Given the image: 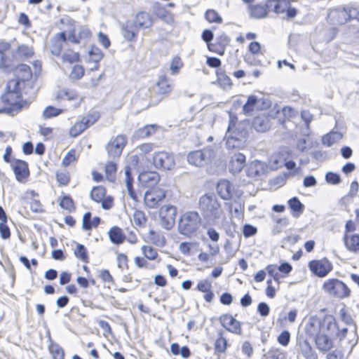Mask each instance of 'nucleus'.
Returning a JSON list of instances; mask_svg holds the SVG:
<instances>
[{"label":"nucleus","instance_id":"ea45409f","mask_svg":"<svg viewBox=\"0 0 359 359\" xmlns=\"http://www.w3.org/2000/svg\"><path fill=\"white\" fill-rule=\"evenodd\" d=\"M77 98V94L72 90H69L68 89L63 88L60 90L56 96L57 100L60 99H67L68 100H72Z\"/></svg>","mask_w":359,"mask_h":359},{"label":"nucleus","instance_id":"72a5a7b5","mask_svg":"<svg viewBox=\"0 0 359 359\" xmlns=\"http://www.w3.org/2000/svg\"><path fill=\"white\" fill-rule=\"evenodd\" d=\"M116 160L109 159L105 165V173L109 180L113 181L114 175L116 172L117 166L115 163Z\"/></svg>","mask_w":359,"mask_h":359},{"label":"nucleus","instance_id":"13d9d810","mask_svg":"<svg viewBox=\"0 0 359 359\" xmlns=\"http://www.w3.org/2000/svg\"><path fill=\"white\" fill-rule=\"evenodd\" d=\"M123 36L127 39L128 41L133 40L135 37L137 35V30H135V28L129 26H126L123 29Z\"/></svg>","mask_w":359,"mask_h":359},{"label":"nucleus","instance_id":"4be33fe9","mask_svg":"<svg viewBox=\"0 0 359 359\" xmlns=\"http://www.w3.org/2000/svg\"><path fill=\"white\" fill-rule=\"evenodd\" d=\"M218 195L224 200H230L232 198L233 186L229 181L221 180L217 186Z\"/></svg>","mask_w":359,"mask_h":359},{"label":"nucleus","instance_id":"423d86ee","mask_svg":"<svg viewBox=\"0 0 359 359\" xmlns=\"http://www.w3.org/2000/svg\"><path fill=\"white\" fill-rule=\"evenodd\" d=\"M269 11L276 14H282L283 20L294 18L297 14L296 8L291 7L289 0H267Z\"/></svg>","mask_w":359,"mask_h":359},{"label":"nucleus","instance_id":"ddd939ff","mask_svg":"<svg viewBox=\"0 0 359 359\" xmlns=\"http://www.w3.org/2000/svg\"><path fill=\"white\" fill-rule=\"evenodd\" d=\"M269 11V7L267 6V0L264 4L257 3L250 4L248 6L249 16L255 20L266 18Z\"/></svg>","mask_w":359,"mask_h":359},{"label":"nucleus","instance_id":"5fc2aeb1","mask_svg":"<svg viewBox=\"0 0 359 359\" xmlns=\"http://www.w3.org/2000/svg\"><path fill=\"white\" fill-rule=\"evenodd\" d=\"M281 158L279 155L274 154L270 157L268 166L271 170H277L278 168L281 167Z\"/></svg>","mask_w":359,"mask_h":359},{"label":"nucleus","instance_id":"774afa93","mask_svg":"<svg viewBox=\"0 0 359 359\" xmlns=\"http://www.w3.org/2000/svg\"><path fill=\"white\" fill-rule=\"evenodd\" d=\"M266 270L268 273L273 278V279L276 281H278L280 279V276L278 273V267L275 264L269 265L266 267Z\"/></svg>","mask_w":359,"mask_h":359},{"label":"nucleus","instance_id":"4468645a","mask_svg":"<svg viewBox=\"0 0 359 359\" xmlns=\"http://www.w3.org/2000/svg\"><path fill=\"white\" fill-rule=\"evenodd\" d=\"M219 321L222 325L229 332L236 334H241V323L235 319L231 314H224L220 316Z\"/></svg>","mask_w":359,"mask_h":359},{"label":"nucleus","instance_id":"338daca9","mask_svg":"<svg viewBox=\"0 0 359 359\" xmlns=\"http://www.w3.org/2000/svg\"><path fill=\"white\" fill-rule=\"evenodd\" d=\"M92 219L91 213L88 212L84 214L82 221V227L85 230H90L92 229Z\"/></svg>","mask_w":359,"mask_h":359},{"label":"nucleus","instance_id":"58836bf2","mask_svg":"<svg viewBox=\"0 0 359 359\" xmlns=\"http://www.w3.org/2000/svg\"><path fill=\"white\" fill-rule=\"evenodd\" d=\"M296 114V111L290 107H284L282 109L281 114L283 115L285 119L283 121L282 124L285 128H287V124L290 122V118H292Z\"/></svg>","mask_w":359,"mask_h":359},{"label":"nucleus","instance_id":"09e8293b","mask_svg":"<svg viewBox=\"0 0 359 359\" xmlns=\"http://www.w3.org/2000/svg\"><path fill=\"white\" fill-rule=\"evenodd\" d=\"M62 59L63 62L74 63L79 60V55L78 53L68 50L62 55Z\"/></svg>","mask_w":359,"mask_h":359},{"label":"nucleus","instance_id":"6e6d98bb","mask_svg":"<svg viewBox=\"0 0 359 359\" xmlns=\"http://www.w3.org/2000/svg\"><path fill=\"white\" fill-rule=\"evenodd\" d=\"M76 160V151L74 149L69 151L64 156L62 161V165L65 167L69 165L72 162Z\"/></svg>","mask_w":359,"mask_h":359},{"label":"nucleus","instance_id":"c03bdc74","mask_svg":"<svg viewBox=\"0 0 359 359\" xmlns=\"http://www.w3.org/2000/svg\"><path fill=\"white\" fill-rule=\"evenodd\" d=\"M74 255L77 258L80 259L81 261L84 262H88L87 251L86 248L83 245L77 243L76 248L74 250Z\"/></svg>","mask_w":359,"mask_h":359},{"label":"nucleus","instance_id":"412c9836","mask_svg":"<svg viewBox=\"0 0 359 359\" xmlns=\"http://www.w3.org/2000/svg\"><path fill=\"white\" fill-rule=\"evenodd\" d=\"M139 180L144 187L152 188L160 181V175L156 172H144L139 175Z\"/></svg>","mask_w":359,"mask_h":359},{"label":"nucleus","instance_id":"2f4dec72","mask_svg":"<svg viewBox=\"0 0 359 359\" xmlns=\"http://www.w3.org/2000/svg\"><path fill=\"white\" fill-rule=\"evenodd\" d=\"M342 138V134L339 132H330L323 136L322 139L323 144L327 147H331L332 144L339 141Z\"/></svg>","mask_w":359,"mask_h":359},{"label":"nucleus","instance_id":"a211bd4d","mask_svg":"<svg viewBox=\"0 0 359 359\" xmlns=\"http://www.w3.org/2000/svg\"><path fill=\"white\" fill-rule=\"evenodd\" d=\"M67 43V36L65 32H61L50 40V51L56 56H59L63 44Z\"/></svg>","mask_w":359,"mask_h":359},{"label":"nucleus","instance_id":"393cba45","mask_svg":"<svg viewBox=\"0 0 359 359\" xmlns=\"http://www.w3.org/2000/svg\"><path fill=\"white\" fill-rule=\"evenodd\" d=\"M261 100L255 95H250L247 102L243 107V112L245 115L251 116L256 109H259Z\"/></svg>","mask_w":359,"mask_h":359},{"label":"nucleus","instance_id":"a19ab883","mask_svg":"<svg viewBox=\"0 0 359 359\" xmlns=\"http://www.w3.org/2000/svg\"><path fill=\"white\" fill-rule=\"evenodd\" d=\"M149 238L153 244L156 246L163 247L165 244V239L163 236L156 234L153 230L149 231Z\"/></svg>","mask_w":359,"mask_h":359},{"label":"nucleus","instance_id":"052dcab7","mask_svg":"<svg viewBox=\"0 0 359 359\" xmlns=\"http://www.w3.org/2000/svg\"><path fill=\"white\" fill-rule=\"evenodd\" d=\"M325 180L327 183L331 184H338L341 182L340 176L334 172H328L325 175Z\"/></svg>","mask_w":359,"mask_h":359},{"label":"nucleus","instance_id":"6ab92c4d","mask_svg":"<svg viewBox=\"0 0 359 359\" xmlns=\"http://www.w3.org/2000/svg\"><path fill=\"white\" fill-rule=\"evenodd\" d=\"M268 166L260 161H254L250 163L247 170L250 177H259L265 174Z\"/></svg>","mask_w":359,"mask_h":359},{"label":"nucleus","instance_id":"4c0bfd02","mask_svg":"<svg viewBox=\"0 0 359 359\" xmlns=\"http://www.w3.org/2000/svg\"><path fill=\"white\" fill-rule=\"evenodd\" d=\"M231 163L236 165V170L240 171L245 163V156L241 153L236 154L232 156Z\"/></svg>","mask_w":359,"mask_h":359},{"label":"nucleus","instance_id":"c756f323","mask_svg":"<svg viewBox=\"0 0 359 359\" xmlns=\"http://www.w3.org/2000/svg\"><path fill=\"white\" fill-rule=\"evenodd\" d=\"M158 126L156 124L147 125L138 129L135 135L138 138H147L154 134Z\"/></svg>","mask_w":359,"mask_h":359},{"label":"nucleus","instance_id":"2eb2a0df","mask_svg":"<svg viewBox=\"0 0 359 359\" xmlns=\"http://www.w3.org/2000/svg\"><path fill=\"white\" fill-rule=\"evenodd\" d=\"M11 166L16 180L19 182H23L25 179L29 175V170L27 162L19 159H14L11 163Z\"/></svg>","mask_w":359,"mask_h":359},{"label":"nucleus","instance_id":"f03ea898","mask_svg":"<svg viewBox=\"0 0 359 359\" xmlns=\"http://www.w3.org/2000/svg\"><path fill=\"white\" fill-rule=\"evenodd\" d=\"M198 205L204 219L209 224H216L224 217L221 205L213 194H204L201 196Z\"/></svg>","mask_w":359,"mask_h":359},{"label":"nucleus","instance_id":"dca6fc26","mask_svg":"<svg viewBox=\"0 0 359 359\" xmlns=\"http://www.w3.org/2000/svg\"><path fill=\"white\" fill-rule=\"evenodd\" d=\"M343 242L348 252L359 255V233H344Z\"/></svg>","mask_w":359,"mask_h":359},{"label":"nucleus","instance_id":"37998d69","mask_svg":"<svg viewBox=\"0 0 359 359\" xmlns=\"http://www.w3.org/2000/svg\"><path fill=\"white\" fill-rule=\"evenodd\" d=\"M265 359H286V355L280 349L273 348L266 353Z\"/></svg>","mask_w":359,"mask_h":359},{"label":"nucleus","instance_id":"69168bd1","mask_svg":"<svg viewBox=\"0 0 359 359\" xmlns=\"http://www.w3.org/2000/svg\"><path fill=\"white\" fill-rule=\"evenodd\" d=\"M197 290L202 292H206L212 288V283L208 280H203L198 282Z\"/></svg>","mask_w":359,"mask_h":359},{"label":"nucleus","instance_id":"473e14b6","mask_svg":"<svg viewBox=\"0 0 359 359\" xmlns=\"http://www.w3.org/2000/svg\"><path fill=\"white\" fill-rule=\"evenodd\" d=\"M106 194L104 187L98 186L94 187L90 192V198L92 200L97 203H100L102 201Z\"/></svg>","mask_w":359,"mask_h":359},{"label":"nucleus","instance_id":"7ed1b4c3","mask_svg":"<svg viewBox=\"0 0 359 359\" xmlns=\"http://www.w3.org/2000/svg\"><path fill=\"white\" fill-rule=\"evenodd\" d=\"M7 92L2 95L1 100L3 102L8 104L10 107L0 109V113L17 112L23 107L20 100L21 93L19 82L10 80L7 84Z\"/></svg>","mask_w":359,"mask_h":359},{"label":"nucleus","instance_id":"b1692460","mask_svg":"<svg viewBox=\"0 0 359 359\" xmlns=\"http://www.w3.org/2000/svg\"><path fill=\"white\" fill-rule=\"evenodd\" d=\"M271 119L268 116H258L252 121V127L258 132H265L271 127Z\"/></svg>","mask_w":359,"mask_h":359},{"label":"nucleus","instance_id":"9b49d317","mask_svg":"<svg viewBox=\"0 0 359 359\" xmlns=\"http://www.w3.org/2000/svg\"><path fill=\"white\" fill-rule=\"evenodd\" d=\"M153 163L157 168L170 170L175 166L174 156L166 151L156 152L153 157Z\"/></svg>","mask_w":359,"mask_h":359},{"label":"nucleus","instance_id":"0eeeda50","mask_svg":"<svg viewBox=\"0 0 359 359\" xmlns=\"http://www.w3.org/2000/svg\"><path fill=\"white\" fill-rule=\"evenodd\" d=\"M214 157V151L210 148L190 151L187 156V162L196 167H203L208 164Z\"/></svg>","mask_w":359,"mask_h":359},{"label":"nucleus","instance_id":"39448f33","mask_svg":"<svg viewBox=\"0 0 359 359\" xmlns=\"http://www.w3.org/2000/svg\"><path fill=\"white\" fill-rule=\"evenodd\" d=\"M323 289L330 295L338 299L347 298L351 294V290L348 286L337 278L327 280L323 285Z\"/></svg>","mask_w":359,"mask_h":359},{"label":"nucleus","instance_id":"3c124183","mask_svg":"<svg viewBox=\"0 0 359 359\" xmlns=\"http://www.w3.org/2000/svg\"><path fill=\"white\" fill-rule=\"evenodd\" d=\"M183 63L179 57H175L170 62V69L173 75L177 74L182 67Z\"/></svg>","mask_w":359,"mask_h":359},{"label":"nucleus","instance_id":"bb28decb","mask_svg":"<svg viewBox=\"0 0 359 359\" xmlns=\"http://www.w3.org/2000/svg\"><path fill=\"white\" fill-rule=\"evenodd\" d=\"M109 237L111 243L114 244H121L123 243L126 236L123 234L121 229L118 226L111 227L109 232Z\"/></svg>","mask_w":359,"mask_h":359},{"label":"nucleus","instance_id":"6e6552de","mask_svg":"<svg viewBox=\"0 0 359 359\" xmlns=\"http://www.w3.org/2000/svg\"><path fill=\"white\" fill-rule=\"evenodd\" d=\"M126 144L127 137L124 135L121 134L111 137L105 146L108 158L112 160L118 159Z\"/></svg>","mask_w":359,"mask_h":359},{"label":"nucleus","instance_id":"680f3d73","mask_svg":"<svg viewBox=\"0 0 359 359\" xmlns=\"http://www.w3.org/2000/svg\"><path fill=\"white\" fill-rule=\"evenodd\" d=\"M56 178L60 185H67L69 182V173L67 171L57 172Z\"/></svg>","mask_w":359,"mask_h":359},{"label":"nucleus","instance_id":"cd10ccee","mask_svg":"<svg viewBox=\"0 0 359 359\" xmlns=\"http://www.w3.org/2000/svg\"><path fill=\"white\" fill-rule=\"evenodd\" d=\"M290 208L294 212V217H299L304 210V205L301 203L297 197L290 198L288 202Z\"/></svg>","mask_w":359,"mask_h":359},{"label":"nucleus","instance_id":"8fccbe9b","mask_svg":"<svg viewBox=\"0 0 359 359\" xmlns=\"http://www.w3.org/2000/svg\"><path fill=\"white\" fill-rule=\"evenodd\" d=\"M60 205L62 208L67 210L69 212H72L75 209L74 201L69 196H65L62 198L60 203Z\"/></svg>","mask_w":359,"mask_h":359},{"label":"nucleus","instance_id":"e433bc0d","mask_svg":"<svg viewBox=\"0 0 359 359\" xmlns=\"http://www.w3.org/2000/svg\"><path fill=\"white\" fill-rule=\"evenodd\" d=\"M88 128L87 125L83 119L76 122L70 129V135L73 137H76Z\"/></svg>","mask_w":359,"mask_h":359},{"label":"nucleus","instance_id":"a878e982","mask_svg":"<svg viewBox=\"0 0 359 359\" xmlns=\"http://www.w3.org/2000/svg\"><path fill=\"white\" fill-rule=\"evenodd\" d=\"M317 348L321 351H327L332 346V341L324 333L318 334L315 339Z\"/></svg>","mask_w":359,"mask_h":359},{"label":"nucleus","instance_id":"4d7b16f0","mask_svg":"<svg viewBox=\"0 0 359 359\" xmlns=\"http://www.w3.org/2000/svg\"><path fill=\"white\" fill-rule=\"evenodd\" d=\"M10 46L8 43H0V67L6 66V60L5 58V52L8 50Z\"/></svg>","mask_w":359,"mask_h":359},{"label":"nucleus","instance_id":"bf43d9fd","mask_svg":"<svg viewBox=\"0 0 359 359\" xmlns=\"http://www.w3.org/2000/svg\"><path fill=\"white\" fill-rule=\"evenodd\" d=\"M18 54L25 57H30L34 54L33 48L26 45H20L18 48Z\"/></svg>","mask_w":359,"mask_h":359},{"label":"nucleus","instance_id":"20e7f679","mask_svg":"<svg viewBox=\"0 0 359 359\" xmlns=\"http://www.w3.org/2000/svg\"><path fill=\"white\" fill-rule=\"evenodd\" d=\"M201 221V216L197 212L190 211L185 212L179 221V232L188 236L193 235L198 229Z\"/></svg>","mask_w":359,"mask_h":359},{"label":"nucleus","instance_id":"aec40b11","mask_svg":"<svg viewBox=\"0 0 359 359\" xmlns=\"http://www.w3.org/2000/svg\"><path fill=\"white\" fill-rule=\"evenodd\" d=\"M153 25V19L150 14L145 11L138 12L134 19L135 28L147 29Z\"/></svg>","mask_w":359,"mask_h":359},{"label":"nucleus","instance_id":"864d4df0","mask_svg":"<svg viewBox=\"0 0 359 359\" xmlns=\"http://www.w3.org/2000/svg\"><path fill=\"white\" fill-rule=\"evenodd\" d=\"M62 110L57 109L52 106L46 107L43 112V116L44 118H50L59 115Z\"/></svg>","mask_w":359,"mask_h":359},{"label":"nucleus","instance_id":"c85d7f7f","mask_svg":"<svg viewBox=\"0 0 359 359\" xmlns=\"http://www.w3.org/2000/svg\"><path fill=\"white\" fill-rule=\"evenodd\" d=\"M156 88L159 94H168L172 90V86L165 75H161L159 77L156 83Z\"/></svg>","mask_w":359,"mask_h":359},{"label":"nucleus","instance_id":"603ef678","mask_svg":"<svg viewBox=\"0 0 359 359\" xmlns=\"http://www.w3.org/2000/svg\"><path fill=\"white\" fill-rule=\"evenodd\" d=\"M84 74V68L81 65H75L72 67L69 76L74 80H79Z\"/></svg>","mask_w":359,"mask_h":359},{"label":"nucleus","instance_id":"5701e85b","mask_svg":"<svg viewBox=\"0 0 359 359\" xmlns=\"http://www.w3.org/2000/svg\"><path fill=\"white\" fill-rule=\"evenodd\" d=\"M16 79H13L19 82V86H21L25 81H28L32 77V72L30 67L25 64L19 65L15 69Z\"/></svg>","mask_w":359,"mask_h":359},{"label":"nucleus","instance_id":"1a4fd4ad","mask_svg":"<svg viewBox=\"0 0 359 359\" xmlns=\"http://www.w3.org/2000/svg\"><path fill=\"white\" fill-rule=\"evenodd\" d=\"M177 209L174 205H165L159 210L160 224L166 229L170 230L175 222Z\"/></svg>","mask_w":359,"mask_h":359},{"label":"nucleus","instance_id":"c9c22d12","mask_svg":"<svg viewBox=\"0 0 359 359\" xmlns=\"http://www.w3.org/2000/svg\"><path fill=\"white\" fill-rule=\"evenodd\" d=\"M154 13L167 22H169L172 20L170 14L165 10V8L157 5L154 8Z\"/></svg>","mask_w":359,"mask_h":359},{"label":"nucleus","instance_id":"f704fd0d","mask_svg":"<svg viewBox=\"0 0 359 359\" xmlns=\"http://www.w3.org/2000/svg\"><path fill=\"white\" fill-rule=\"evenodd\" d=\"M133 221L136 226L142 228L146 224L147 218L143 211L135 210L133 213Z\"/></svg>","mask_w":359,"mask_h":359},{"label":"nucleus","instance_id":"0e129e2a","mask_svg":"<svg viewBox=\"0 0 359 359\" xmlns=\"http://www.w3.org/2000/svg\"><path fill=\"white\" fill-rule=\"evenodd\" d=\"M278 343L282 346H286L288 345L290 340V334L288 331L284 330L278 336L277 339Z\"/></svg>","mask_w":359,"mask_h":359},{"label":"nucleus","instance_id":"7c9ffc66","mask_svg":"<svg viewBox=\"0 0 359 359\" xmlns=\"http://www.w3.org/2000/svg\"><path fill=\"white\" fill-rule=\"evenodd\" d=\"M89 57L90 60H92L95 63V66L91 68L92 70H97L98 69L97 63L102 60L103 57V53L101 50L96 47L92 46L90 50L88 52Z\"/></svg>","mask_w":359,"mask_h":359},{"label":"nucleus","instance_id":"f3484780","mask_svg":"<svg viewBox=\"0 0 359 359\" xmlns=\"http://www.w3.org/2000/svg\"><path fill=\"white\" fill-rule=\"evenodd\" d=\"M298 346L300 353L305 359H318L317 353L307 339L303 337L298 338Z\"/></svg>","mask_w":359,"mask_h":359},{"label":"nucleus","instance_id":"e2e57ef3","mask_svg":"<svg viewBox=\"0 0 359 359\" xmlns=\"http://www.w3.org/2000/svg\"><path fill=\"white\" fill-rule=\"evenodd\" d=\"M100 118V114L98 112L94 111L90 114H88L82 119H83L84 122L87 125L88 128L91 125L94 124Z\"/></svg>","mask_w":359,"mask_h":359},{"label":"nucleus","instance_id":"f8f14e48","mask_svg":"<svg viewBox=\"0 0 359 359\" xmlns=\"http://www.w3.org/2000/svg\"><path fill=\"white\" fill-rule=\"evenodd\" d=\"M309 269L318 277H325L332 269V263L326 258L312 260L309 263Z\"/></svg>","mask_w":359,"mask_h":359},{"label":"nucleus","instance_id":"de8ad7c7","mask_svg":"<svg viewBox=\"0 0 359 359\" xmlns=\"http://www.w3.org/2000/svg\"><path fill=\"white\" fill-rule=\"evenodd\" d=\"M142 252L149 260H154L158 255L156 250L149 245H143Z\"/></svg>","mask_w":359,"mask_h":359},{"label":"nucleus","instance_id":"79ce46f5","mask_svg":"<svg viewBox=\"0 0 359 359\" xmlns=\"http://www.w3.org/2000/svg\"><path fill=\"white\" fill-rule=\"evenodd\" d=\"M49 348L53 359H64V351L58 344H52Z\"/></svg>","mask_w":359,"mask_h":359},{"label":"nucleus","instance_id":"f257e3e1","mask_svg":"<svg viewBox=\"0 0 359 359\" xmlns=\"http://www.w3.org/2000/svg\"><path fill=\"white\" fill-rule=\"evenodd\" d=\"M249 126L245 122H237V118L229 114V123L225 135L227 149H242L245 146Z\"/></svg>","mask_w":359,"mask_h":359},{"label":"nucleus","instance_id":"a18cd8bd","mask_svg":"<svg viewBox=\"0 0 359 359\" xmlns=\"http://www.w3.org/2000/svg\"><path fill=\"white\" fill-rule=\"evenodd\" d=\"M219 337L216 339L215 343V348L217 352L224 353L227 348V340L222 337V334L219 333Z\"/></svg>","mask_w":359,"mask_h":359},{"label":"nucleus","instance_id":"9d476101","mask_svg":"<svg viewBox=\"0 0 359 359\" xmlns=\"http://www.w3.org/2000/svg\"><path fill=\"white\" fill-rule=\"evenodd\" d=\"M165 190L161 188H151L144 193V204L148 208H156L159 203L165 198Z\"/></svg>","mask_w":359,"mask_h":359},{"label":"nucleus","instance_id":"49530a36","mask_svg":"<svg viewBox=\"0 0 359 359\" xmlns=\"http://www.w3.org/2000/svg\"><path fill=\"white\" fill-rule=\"evenodd\" d=\"M205 18L210 22L221 23L222 22V19L218 13L212 9H209L206 11Z\"/></svg>","mask_w":359,"mask_h":359}]
</instances>
